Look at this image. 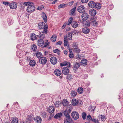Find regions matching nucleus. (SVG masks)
<instances>
[{
  "label": "nucleus",
  "instance_id": "nucleus-1",
  "mask_svg": "<svg viewBox=\"0 0 123 123\" xmlns=\"http://www.w3.org/2000/svg\"><path fill=\"white\" fill-rule=\"evenodd\" d=\"M30 5L28 6L26 10L29 12L31 13L35 10V7L33 3L32 2Z\"/></svg>",
  "mask_w": 123,
  "mask_h": 123
},
{
  "label": "nucleus",
  "instance_id": "nucleus-2",
  "mask_svg": "<svg viewBox=\"0 0 123 123\" xmlns=\"http://www.w3.org/2000/svg\"><path fill=\"white\" fill-rule=\"evenodd\" d=\"M68 106L69 108V110H66L63 112L64 114L66 117H70L69 114L71 112L70 110L72 109L71 105H68Z\"/></svg>",
  "mask_w": 123,
  "mask_h": 123
},
{
  "label": "nucleus",
  "instance_id": "nucleus-3",
  "mask_svg": "<svg viewBox=\"0 0 123 123\" xmlns=\"http://www.w3.org/2000/svg\"><path fill=\"white\" fill-rule=\"evenodd\" d=\"M71 116L74 119L77 120L79 118V115L78 112L76 111H74L72 112Z\"/></svg>",
  "mask_w": 123,
  "mask_h": 123
},
{
  "label": "nucleus",
  "instance_id": "nucleus-4",
  "mask_svg": "<svg viewBox=\"0 0 123 123\" xmlns=\"http://www.w3.org/2000/svg\"><path fill=\"white\" fill-rule=\"evenodd\" d=\"M85 8L83 6L81 5L79 6L78 8V11L80 13H82L85 11Z\"/></svg>",
  "mask_w": 123,
  "mask_h": 123
},
{
  "label": "nucleus",
  "instance_id": "nucleus-5",
  "mask_svg": "<svg viewBox=\"0 0 123 123\" xmlns=\"http://www.w3.org/2000/svg\"><path fill=\"white\" fill-rule=\"evenodd\" d=\"M82 19L83 20H87L89 17V15L86 12L83 13L81 15Z\"/></svg>",
  "mask_w": 123,
  "mask_h": 123
},
{
  "label": "nucleus",
  "instance_id": "nucleus-6",
  "mask_svg": "<svg viewBox=\"0 0 123 123\" xmlns=\"http://www.w3.org/2000/svg\"><path fill=\"white\" fill-rule=\"evenodd\" d=\"M17 4L16 2H13L10 3L9 5L10 8L11 9H14L17 8Z\"/></svg>",
  "mask_w": 123,
  "mask_h": 123
},
{
  "label": "nucleus",
  "instance_id": "nucleus-7",
  "mask_svg": "<svg viewBox=\"0 0 123 123\" xmlns=\"http://www.w3.org/2000/svg\"><path fill=\"white\" fill-rule=\"evenodd\" d=\"M37 44L39 46H43L44 44V41L42 39H39L37 42Z\"/></svg>",
  "mask_w": 123,
  "mask_h": 123
},
{
  "label": "nucleus",
  "instance_id": "nucleus-8",
  "mask_svg": "<svg viewBox=\"0 0 123 123\" xmlns=\"http://www.w3.org/2000/svg\"><path fill=\"white\" fill-rule=\"evenodd\" d=\"M47 60L45 57H42L39 59L40 62L42 64H45L47 62Z\"/></svg>",
  "mask_w": 123,
  "mask_h": 123
},
{
  "label": "nucleus",
  "instance_id": "nucleus-9",
  "mask_svg": "<svg viewBox=\"0 0 123 123\" xmlns=\"http://www.w3.org/2000/svg\"><path fill=\"white\" fill-rule=\"evenodd\" d=\"M50 61L53 65L57 63V60L56 58L55 57H52L50 59Z\"/></svg>",
  "mask_w": 123,
  "mask_h": 123
},
{
  "label": "nucleus",
  "instance_id": "nucleus-10",
  "mask_svg": "<svg viewBox=\"0 0 123 123\" xmlns=\"http://www.w3.org/2000/svg\"><path fill=\"white\" fill-rule=\"evenodd\" d=\"M62 73L65 75H68L69 72V70L67 68L64 67L62 70Z\"/></svg>",
  "mask_w": 123,
  "mask_h": 123
},
{
  "label": "nucleus",
  "instance_id": "nucleus-11",
  "mask_svg": "<svg viewBox=\"0 0 123 123\" xmlns=\"http://www.w3.org/2000/svg\"><path fill=\"white\" fill-rule=\"evenodd\" d=\"M55 110V108L53 106H49L48 109V111L50 113H53Z\"/></svg>",
  "mask_w": 123,
  "mask_h": 123
},
{
  "label": "nucleus",
  "instance_id": "nucleus-12",
  "mask_svg": "<svg viewBox=\"0 0 123 123\" xmlns=\"http://www.w3.org/2000/svg\"><path fill=\"white\" fill-rule=\"evenodd\" d=\"M72 35L71 33L69 32L68 33V34L66 36H65L64 37V38L65 40H70L72 39Z\"/></svg>",
  "mask_w": 123,
  "mask_h": 123
},
{
  "label": "nucleus",
  "instance_id": "nucleus-13",
  "mask_svg": "<svg viewBox=\"0 0 123 123\" xmlns=\"http://www.w3.org/2000/svg\"><path fill=\"white\" fill-rule=\"evenodd\" d=\"M44 24L45 23L43 22H40L38 24V27L40 29H43L44 27Z\"/></svg>",
  "mask_w": 123,
  "mask_h": 123
},
{
  "label": "nucleus",
  "instance_id": "nucleus-14",
  "mask_svg": "<svg viewBox=\"0 0 123 123\" xmlns=\"http://www.w3.org/2000/svg\"><path fill=\"white\" fill-rule=\"evenodd\" d=\"M89 13L91 16H95L97 12L95 10L91 9L89 10Z\"/></svg>",
  "mask_w": 123,
  "mask_h": 123
},
{
  "label": "nucleus",
  "instance_id": "nucleus-15",
  "mask_svg": "<svg viewBox=\"0 0 123 123\" xmlns=\"http://www.w3.org/2000/svg\"><path fill=\"white\" fill-rule=\"evenodd\" d=\"M66 118L64 120V123H71L72 122V120L70 117Z\"/></svg>",
  "mask_w": 123,
  "mask_h": 123
},
{
  "label": "nucleus",
  "instance_id": "nucleus-16",
  "mask_svg": "<svg viewBox=\"0 0 123 123\" xmlns=\"http://www.w3.org/2000/svg\"><path fill=\"white\" fill-rule=\"evenodd\" d=\"M96 5L95 2L93 1H90L88 3V6L89 7L92 8H94L95 5Z\"/></svg>",
  "mask_w": 123,
  "mask_h": 123
},
{
  "label": "nucleus",
  "instance_id": "nucleus-17",
  "mask_svg": "<svg viewBox=\"0 0 123 123\" xmlns=\"http://www.w3.org/2000/svg\"><path fill=\"white\" fill-rule=\"evenodd\" d=\"M34 120L37 123H40L42 121L41 117L38 116H37L34 118Z\"/></svg>",
  "mask_w": 123,
  "mask_h": 123
},
{
  "label": "nucleus",
  "instance_id": "nucleus-18",
  "mask_svg": "<svg viewBox=\"0 0 123 123\" xmlns=\"http://www.w3.org/2000/svg\"><path fill=\"white\" fill-rule=\"evenodd\" d=\"M39 37V35H36L34 33H32L31 35V40H34L36 39L37 37Z\"/></svg>",
  "mask_w": 123,
  "mask_h": 123
},
{
  "label": "nucleus",
  "instance_id": "nucleus-19",
  "mask_svg": "<svg viewBox=\"0 0 123 123\" xmlns=\"http://www.w3.org/2000/svg\"><path fill=\"white\" fill-rule=\"evenodd\" d=\"M91 21L92 22V24H93V25L96 26L98 25L97 22L96 21V20L94 18H91Z\"/></svg>",
  "mask_w": 123,
  "mask_h": 123
},
{
  "label": "nucleus",
  "instance_id": "nucleus-20",
  "mask_svg": "<svg viewBox=\"0 0 123 123\" xmlns=\"http://www.w3.org/2000/svg\"><path fill=\"white\" fill-rule=\"evenodd\" d=\"M54 73L57 76H60L62 74L61 71L57 69H56Z\"/></svg>",
  "mask_w": 123,
  "mask_h": 123
},
{
  "label": "nucleus",
  "instance_id": "nucleus-21",
  "mask_svg": "<svg viewBox=\"0 0 123 123\" xmlns=\"http://www.w3.org/2000/svg\"><path fill=\"white\" fill-rule=\"evenodd\" d=\"M82 31L84 33L87 34L89 32L90 30L88 28L85 27L82 29Z\"/></svg>",
  "mask_w": 123,
  "mask_h": 123
},
{
  "label": "nucleus",
  "instance_id": "nucleus-22",
  "mask_svg": "<svg viewBox=\"0 0 123 123\" xmlns=\"http://www.w3.org/2000/svg\"><path fill=\"white\" fill-rule=\"evenodd\" d=\"M42 15L44 21L45 23L47 22V17L45 13L44 12H43Z\"/></svg>",
  "mask_w": 123,
  "mask_h": 123
},
{
  "label": "nucleus",
  "instance_id": "nucleus-23",
  "mask_svg": "<svg viewBox=\"0 0 123 123\" xmlns=\"http://www.w3.org/2000/svg\"><path fill=\"white\" fill-rule=\"evenodd\" d=\"M36 64V62L33 60H30L29 62V65L31 67H33L35 66Z\"/></svg>",
  "mask_w": 123,
  "mask_h": 123
},
{
  "label": "nucleus",
  "instance_id": "nucleus-24",
  "mask_svg": "<svg viewBox=\"0 0 123 123\" xmlns=\"http://www.w3.org/2000/svg\"><path fill=\"white\" fill-rule=\"evenodd\" d=\"M80 65L79 63H75L74 65V69L75 70H77L80 67Z\"/></svg>",
  "mask_w": 123,
  "mask_h": 123
},
{
  "label": "nucleus",
  "instance_id": "nucleus-25",
  "mask_svg": "<svg viewBox=\"0 0 123 123\" xmlns=\"http://www.w3.org/2000/svg\"><path fill=\"white\" fill-rule=\"evenodd\" d=\"M43 31L41 32L47 34V29H48V26L47 25H46L44 26V27L43 28Z\"/></svg>",
  "mask_w": 123,
  "mask_h": 123
},
{
  "label": "nucleus",
  "instance_id": "nucleus-26",
  "mask_svg": "<svg viewBox=\"0 0 123 123\" xmlns=\"http://www.w3.org/2000/svg\"><path fill=\"white\" fill-rule=\"evenodd\" d=\"M72 103L74 106L77 105L78 104V101L75 99H74L72 100Z\"/></svg>",
  "mask_w": 123,
  "mask_h": 123
},
{
  "label": "nucleus",
  "instance_id": "nucleus-27",
  "mask_svg": "<svg viewBox=\"0 0 123 123\" xmlns=\"http://www.w3.org/2000/svg\"><path fill=\"white\" fill-rule=\"evenodd\" d=\"M87 61L85 59H83L81 61V64L83 65H86L87 64Z\"/></svg>",
  "mask_w": 123,
  "mask_h": 123
},
{
  "label": "nucleus",
  "instance_id": "nucleus-28",
  "mask_svg": "<svg viewBox=\"0 0 123 123\" xmlns=\"http://www.w3.org/2000/svg\"><path fill=\"white\" fill-rule=\"evenodd\" d=\"M76 10V7H74L70 11V15H72L75 12Z\"/></svg>",
  "mask_w": 123,
  "mask_h": 123
},
{
  "label": "nucleus",
  "instance_id": "nucleus-29",
  "mask_svg": "<svg viewBox=\"0 0 123 123\" xmlns=\"http://www.w3.org/2000/svg\"><path fill=\"white\" fill-rule=\"evenodd\" d=\"M78 25V23L76 22H73L72 24V26L74 28H76L77 27Z\"/></svg>",
  "mask_w": 123,
  "mask_h": 123
},
{
  "label": "nucleus",
  "instance_id": "nucleus-30",
  "mask_svg": "<svg viewBox=\"0 0 123 123\" xmlns=\"http://www.w3.org/2000/svg\"><path fill=\"white\" fill-rule=\"evenodd\" d=\"M77 92L75 91H71L70 95L73 97H74L76 96L77 95Z\"/></svg>",
  "mask_w": 123,
  "mask_h": 123
},
{
  "label": "nucleus",
  "instance_id": "nucleus-31",
  "mask_svg": "<svg viewBox=\"0 0 123 123\" xmlns=\"http://www.w3.org/2000/svg\"><path fill=\"white\" fill-rule=\"evenodd\" d=\"M56 36L55 35H53L51 38V40L52 42H54L56 41Z\"/></svg>",
  "mask_w": 123,
  "mask_h": 123
},
{
  "label": "nucleus",
  "instance_id": "nucleus-32",
  "mask_svg": "<svg viewBox=\"0 0 123 123\" xmlns=\"http://www.w3.org/2000/svg\"><path fill=\"white\" fill-rule=\"evenodd\" d=\"M101 5L99 3H97L96 4L94 7H95L97 9H98L101 8Z\"/></svg>",
  "mask_w": 123,
  "mask_h": 123
},
{
  "label": "nucleus",
  "instance_id": "nucleus-33",
  "mask_svg": "<svg viewBox=\"0 0 123 123\" xmlns=\"http://www.w3.org/2000/svg\"><path fill=\"white\" fill-rule=\"evenodd\" d=\"M62 103L63 106H66L68 104V102L66 99H64Z\"/></svg>",
  "mask_w": 123,
  "mask_h": 123
},
{
  "label": "nucleus",
  "instance_id": "nucleus-34",
  "mask_svg": "<svg viewBox=\"0 0 123 123\" xmlns=\"http://www.w3.org/2000/svg\"><path fill=\"white\" fill-rule=\"evenodd\" d=\"M73 76L71 74H68L67 76V79L68 80H70L71 79H73Z\"/></svg>",
  "mask_w": 123,
  "mask_h": 123
},
{
  "label": "nucleus",
  "instance_id": "nucleus-35",
  "mask_svg": "<svg viewBox=\"0 0 123 123\" xmlns=\"http://www.w3.org/2000/svg\"><path fill=\"white\" fill-rule=\"evenodd\" d=\"M62 116V115L61 113H60L57 114L54 117L55 118H58L61 117Z\"/></svg>",
  "mask_w": 123,
  "mask_h": 123
},
{
  "label": "nucleus",
  "instance_id": "nucleus-36",
  "mask_svg": "<svg viewBox=\"0 0 123 123\" xmlns=\"http://www.w3.org/2000/svg\"><path fill=\"white\" fill-rule=\"evenodd\" d=\"M18 119L15 117L13 118L12 120V121L11 122V123H18Z\"/></svg>",
  "mask_w": 123,
  "mask_h": 123
},
{
  "label": "nucleus",
  "instance_id": "nucleus-37",
  "mask_svg": "<svg viewBox=\"0 0 123 123\" xmlns=\"http://www.w3.org/2000/svg\"><path fill=\"white\" fill-rule=\"evenodd\" d=\"M83 90L82 87H80L78 89V92L80 94H82L83 92Z\"/></svg>",
  "mask_w": 123,
  "mask_h": 123
},
{
  "label": "nucleus",
  "instance_id": "nucleus-38",
  "mask_svg": "<svg viewBox=\"0 0 123 123\" xmlns=\"http://www.w3.org/2000/svg\"><path fill=\"white\" fill-rule=\"evenodd\" d=\"M36 55L37 57L38 58H40L41 56H42V53L40 52H37Z\"/></svg>",
  "mask_w": 123,
  "mask_h": 123
},
{
  "label": "nucleus",
  "instance_id": "nucleus-39",
  "mask_svg": "<svg viewBox=\"0 0 123 123\" xmlns=\"http://www.w3.org/2000/svg\"><path fill=\"white\" fill-rule=\"evenodd\" d=\"M95 106H90L89 108V111H91V112L93 111V112L94 113V112L93 111H94Z\"/></svg>",
  "mask_w": 123,
  "mask_h": 123
},
{
  "label": "nucleus",
  "instance_id": "nucleus-40",
  "mask_svg": "<svg viewBox=\"0 0 123 123\" xmlns=\"http://www.w3.org/2000/svg\"><path fill=\"white\" fill-rule=\"evenodd\" d=\"M74 51L76 53H79L80 51V49L78 48V47L76 48H74L73 49Z\"/></svg>",
  "mask_w": 123,
  "mask_h": 123
},
{
  "label": "nucleus",
  "instance_id": "nucleus-41",
  "mask_svg": "<svg viewBox=\"0 0 123 123\" xmlns=\"http://www.w3.org/2000/svg\"><path fill=\"white\" fill-rule=\"evenodd\" d=\"M31 49L33 50V51H35L37 49V47L36 45L33 44L31 45Z\"/></svg>",
  "mask_w": 123,
  "mask_h": 123
},
{
  "label": "nucleus",
  "instance_id": "nucleus-42",
  "mask_svg": "<svg viewBox=\"0 0 123 123\" xmlns=\"http://www.w3.org/2000/svg\"><path fill=\"white\" fill-rule=\"evenodd\" d=\"M40 33L41 34L39 37V39H43L45 37V35L44 33L41 32Z\"/></svg>",
  "mask_w": 123,
  "mask_h": 123
},
{
  "label": "nucleus",
  "instance_id": "nucleus-43",
  "mask_svg": "<svg viewBox=\"0 0 123 123\" xmlns=\"http://www.w3.org/2000/svg\"><path fill=\"white\" fill-rule=\"evenodd\" d=\"M41 114L43 117L44 118L46 117L47 115L46 113L44 111H42L41 112Z\"/></svg>",
  "mask_w": 123,
  "mask_h": 123
},
{
  "label": "nucleus",
  "instance_id": "nucleus-44",
  "mask_svg": "<svg viewBox=\"0 0 123 123\" xmlns=\"http://www.w3.org/2000/svg\"><path fill=\"white\" fill-rule=\"evenodd\" d=\"M73 49H74V48H76L78 47L77 43L76 42H74L73 43Z\"/></svg>",
  "mask_w": 123,
  "mask_h": 123
},
{
  "label": "nucleus",
  "instance_id": "nucleus-45",
  "mask_svg": "<svg viewBox=\"0 0 123 123\" xmlns=\"http://www.w3.org/2000/svg\"><path fill=\"white\" fill-rule=\"evenodd\" d=\"M71 34L72 35H74L78 34V32L77 31L74 30V31H72L71 32H70Z\"/></svg>",
  "mask_w": 123,
  "mask_h": 123
},
{
  "label": "nucleus",
  "instance_id": "nucleus-46",
  "mask_svg": "<svg viewBox=\"0 0 123 123\" xmlns=\"http://www.w3.org/2000/svg\"><path fill=\"white\" fill-rule=\"evenodd\" d=\"M65 5L66 4L63 3L60 4L58 6V8L59 9L62 8L64 7H65Z\"/></svg>",
  "mask_w": 123,
  "mask_h": 123
},
{
  "label": "nucleus",
  "instance_id": "nucleus-47",
  "mask_svg": "<svg viewBox=\"0 0 123 123\" xmlns=\"http://www.w3.org/2000/svg\"><path fill=\"white\" fill-rule=\"evenodd\" d=\"M73 19V18L72 17H71L69 18L68 20V23L67 24L68 25H69L71 24L72 22Z\"/></svg>",
  "mask_w": 123,
  "mask_h": 123
},
{
  "label": "nucleus",
  "instance_id": "nucleus-48",
  "mask_svg": "<svg viewBox=\"0 0 123 123\" xmlns=\"http://www.w3.org/2000/svg\"><path fill=\"white\" fill-rule=\"evenodd\" d=\"M82 117L84 120L85 119L86 117V114L85 112H83L82 114Z\"/></svg>",
  "mask_w": 123,
  "mask_h": 123
},
{
  "label": "nucleus",
  "instance_id": "nucleus-49",
  "mask_svg": "<svg viewBox=\"0 0 123 123\" xmlns=\"http://www.w3.org/2000/svg\"><path fill=\"white\" fill-rule=\"evenodd\" d=\"M87 118L89 120H92L93 119L91 117V116L90 115H88L87 116Z\"/></svg>",
  "mask_w": 123,
  "mask_h": 123
},
{
  "label": "nucleus",
  "instance_id": "nucleus-50",
  "mask_svg": "<svg viewBox=\"0 0 123 123\" xmlns=\"http://www.w3.org/2000/svg\"><path fill=\"white\" fill-rule=\"evenodd\" d=\"M86 26L87 27H89L90 25V22L89 21H86Z\"/></svg>",
  "mask_w": 123,
  "mask_h": 123
},
{
  "label": "nucleus",
  "instance_id": "nucleus-51",
  "mask_svg": "<svg viewBox=\"0 0 123 123\" xmlns=\"http://www.w3.org/2000/svg\"><path fill=\"white\" fill-rule=\"evenodd\" d=\"M44 8L43 6L41 5L40 6H39L37 9L39 10H42Z\"/></svg>",
  "mask_w": 123,
  "mask_h": 123
},
{
  "label": "nucleus",
  "instance_id": "nucleus-52",
  "mask_svg": "<svg viewBox=\"0 0 123 123\" xmlns=\"http://www.w3.org/2000/svg\"><path fill=\"white\" fill-rule=\"evenodd\" d=\"M64 39V45L65 46H67L68 44V40H65V39Z\"/></svg>",
  "mask_w": 123,
  "mask_h": 123
},
{
  "label": "nucleus",
  "instance_id": "nucleus-53",
  "mask_svg": "<svg viewBox=\"0 0 123 123\" xmlns=\"http://www.w3.org/2000/svg\"><path fill=\"white\" fill-rule=\"evenodd\" d=\"M25 59L27 61H29L31 59V57L28 56H26L25 57Z\"/></svg>",
  "mask_w": 123,
  "mask_h": 123
},
{
  "label": "nucleus",
  "instance_id": "nucleus-54",
  "mask_svg": "<svg viewBox=\"0 0 123 123\" xmlns=\"http://www.w3.org/2000/svg\"><path fill=\"white\" fill-rule=\"evenodd\" d=\"M69 57L71 58H73L74 57V55L73 53L70 52L69 55Z\"/></svg>",
  "mask_w": 123,
  "mask_h": 123
},
{
  "label": "nucleus",
  "instance_id": "nucleus-55",
  "mask_svg": "<svg viewBox=\"0 0 123 123\" xmlns=\"http://www.w3.org/2000/svg\"><path fill=\"white\" fill-rule=\"evenodd\" d=\"M60 104V103L58 101H56L55 104V105L56 107H58L59 106Z\"/></svg>",
  "mask_w": 123,
  "mask_h": 123
},
{
  "label": "nucleus",
  "instance_id": "nucleus-56",
  "mask_svg": "<svg viewBox=\"0 0 123 123\" xmlns=\"http://www.w3.org/2000/svg\"><path fill=\"white\" fill-rule=\"evenodd\" d=\"M31 2H25L24 5L26 6H29L30 4H31Z\"/></svg>",
  "mask_w": 123,
  "mask_h": 123
},
{
  "label": "nucleus",
  "instance_id": "nucleus-57",
  "mask_svg": "<svg viewBox=\"0 0 123 123\" xmlns=\"http://www.w3.org/2000/svg\"><path fill=\"white\" fill-rule=\"evenodd\" d=\"M68 23V22H67L64 23V24L63 25L62 27V29H64V28L67 25V24H68V23Z\"/></svg>",
  "mask_w": 123,
  "mask_h": 123
},
{
  "label": "nucleus",
  "instance_id": "nucleus-58",
  "mask_svg": "<svg viewBox=\"0 0 123 123\" xmlns=\"http://www.w3.org/2000/svg\"><path fill=\"white\" fill-rule=\"evenodd\" d=\"M45 43L44 44L43 46L44 47H46L48 44V40H46V41H45Z\"/></svg>",
  "mask_w": 123,
  "mask_h": 123
},
{
  "label": "nucleus",
  "instance_id": "nucleus-59",
  "mask_svg": "<svg viewBox=\"0 0 123 123\" xmlns=\"http://www.w3.org/2000/svg\"><path fill=\"white\" fill-rule=\"evenodd\" d=\"M92 121L95 123H99V122L98 120H96L94 119H93L92 120Z\"/></svg>",
  "mask_w": 123,
  "mask_h": 123
},
{
  "label": "nucleus",
  "instance_id": "nucleus-60",
  "mask_svg": "<svg viewBox=\"0 0 123 123\" xmlns=\"http://www.w3.org/2000/svg\"><path fill=\"white\" fill-rule=\"evenodd\" d=\"M101 120L103 121V120H105V117L104 116H101Z\"/></svg>",
  "mask_w": 123,
  "mask_h": 123
},
{
  "label": "nucleus",
  "instance_id": "nucleus-61",
  "mask_svg": "<svg viewBox=\"0 0 123 123\" xmlns=\"http://www.w3.org/2000/svg\"><path fill=\"white\" fill-rule=\"evenodd\" d=\"M89 0H81V2L83 3H85L88 2Z\"/></svg>",
  "mask_w": 123,
  "mask_h": 123
},
{
  "label": "nucleus",
  "instance_id": "nucleus-62",
  "mask_svg": "<svg viewBox=\"0 0 123 123\" xmlns=\"http://www.w3.org/2000/svg\"><path fill=\"white\" fill-rule=\"evenodd\" d=\"M53 52L54 53H59V50L57 49H55V50L53 51Z\"/></svg>",
  "mask_w": 123,
  "mask_h": 123
},
{
  "label": "nucleus",
  "instance_id": "nucleus-63",
  "mask_svg": "<svg viewBox=\"0 0 123 123\" xmlns=\"http://www.w3.org/2000/svg\"><path fill=\"white\" fill-rule=\"evenodd\" d=\"M3 4L6 5H7L9 4V3L8 2L4 1L3 2Z\"/></svg>",
  "mask_w": 123,
  "mask_h": 123
},
{
  "label": "nucleus",
  "instance_id": "nucleus-64",
  "mask_svg": "<svg viewBox=\"0 0 123 123\" xmlns=\"http://www.w3.org/2000/svg\"><path fill=\"white\" fill-rule=\"evenodd\" d=\"M62 43V42L61 41H59L57 43H56V45H60Z\"/></svg>",
  "mask_w": 123,
  "mask_h": 123
}]
</instances>
